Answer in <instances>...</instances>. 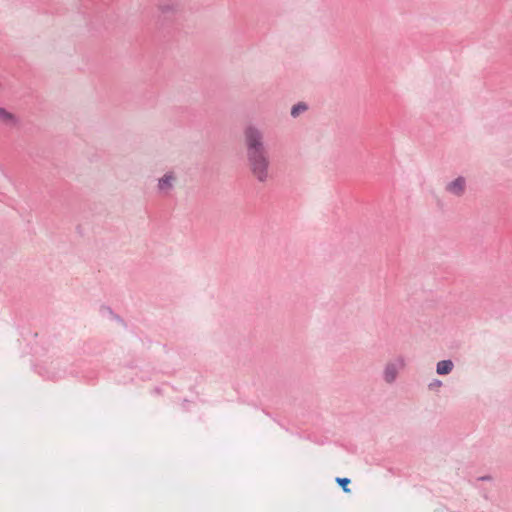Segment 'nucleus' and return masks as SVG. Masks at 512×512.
I'll list each match as a JSON object with an SVG mask.
<instances>
[{
	"mask_svg": "<svg viewBox=\"0 0 512 512\" xmlns=\"http://www.w3.org/2000/svg\"><path fill=\"white\" fill-rule=\"evenodd\" d=\"M399 368L397 367V364L389 363L386 365L384 369V379L387 383H392L398 374Z\"/></svg>",
	"mask_w": 512,
	"mask_h": 512,
	"instance_id": "nucleus-6",
	"label": "nucleus"
},
{
	"mask_svg": "<svg viewBox=\"0 0 512 512\" xmlns=\"http://www.w3.org/2000/svg\"><path fill=\"white\" fill-rule=\"evenodd\" d=\"M0 123L6 127L14 128L19 125V118L13 112L0 107Z\"/></svg>",
	"mask_w": 512,
	"mask_h": 512,
	"instance_id": "nucleus-4",
	"label": "nucleus"
},
{
	"mask_svg": "<svg viewBox=\"0 0 512 512\" xmlns=\"http://www.w3.org/2000/svg\"><path fill=\"white\" fill-rule=\"evenodd\" d=\"M453 368V363L450 360H443L438 362L437 364V373L440 375H445L451 372Z\"/></svg>",
	"mask_w": 512,
	"mask_h": 512,
	"instance_id": "nucleus-7",
	"label": "nucleus"
},
{
	"mask_svg": "<svg viewBox=\"0 0 512 512\" xmlns=\"http://www.w3.org/2000/svg\"><path fill=\"white\" fill-rule=\"evenodd\" d=\"M244 144L247 155L267 152L264 143V134L262 130L255 125H247L243 130Z\"/></svg>",
	"mask_w": 512,
	"mask_h": 512,
	"instance_id": "nucleus-1",
	"label": "nucleus"
},
{
	"mask_svg": "<svg viewBox=\"0 0 512 512\" xmlns=\"http://www.w3.org/2000/svg\"><path fill=\"white\" fill-rule=\"evenodd\" d=\"M177 178L173 172L166 173L158 180L157 188L161 194H168L175 186Z\"/></svg>",
	"mask_w": 512,
	"mask_h": 512,
	"instance_id": "nucleus-3",
	"label": "nucleus"
},
{
	"mask_svg": "<svg viewBox=\"0 0 512 512\" xmlns=\"http://www.w3.org/2000/svg\"><path fill=\"white\" fill-rule=\"evenodd\" d=\"M336 482L343 488L344 492L349 493L350 489L348 488V484L350 483V479L348 478H337Z\"/></svg>",
	"mask_w": 512,
	"mask_h": 512,
	"instance_id": "nucleus-9",
	"label": "nucleus"
},
{
	"mask_svg": "<svg viewBox=\"0 0 512 512\" xmlns=\"http://www.w3.org/2000/svg\"><path fill=\"white\" fill-rule=\"evenodd\" d=\"M465 185H466L465 179L463 177H458L454 181L450 182L447 185L446 189L450 193H452L456 196H460L464 193Z\"/></svg>",
	"mask_w": 512,
	"mask_h": 512,
	"instance_id": "nucleus-5",
	"label": "nucleus"
},
{
	"mask_svg": "<svg viewBox=\"0 0 512 512\" xmlns=\"http://www.w3.org/2000/svg\"><path fill=\"white\" fill-rule=\"evenodd\" d=\"M247 159L253 177L262 183L268 181L270 178L268 152L247 155Z\"/></svg>",
	"mask_w": 512,
	"mask_h": 512,
	"instance_id": "nucleus-2",
	"label": "nucleus"
},
{
	"mask_svg": "<svg viewBox=\"0 0 512 512\" xmlns=\"http://www.w3.org/2000/svg\"><path fill=\"white\" fill-rule=\"evenodd\" d=\"M306 105L304 104H298V105H295L293 106L292 110H291V115L293 117H297L301 112L305 111L306 110Z\"/></svg>",
	"mask_w": 512,
	"mask_h": 512,
	"instance_id": "nucleus-8",
	"label": "nucleus"
}]
</instances>
